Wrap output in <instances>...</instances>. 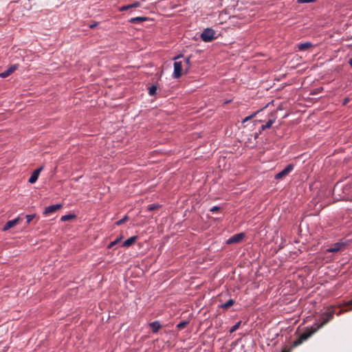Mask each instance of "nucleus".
I'll return each mask as SVG.
<instances>
[{
    "label": "nucleus",
    "mask_w": 352,
    "mask_h": 352,
    "mask_svg": "<svg viewBox=\"0 0 352 352\" xmlns=\"http://www.w3.org/2000/svg\"><path fill=\"white\" fill-rule=\"evenodd\" d=\"M334 308V306H330L327 307V310L321 314L320 318L321 322L318 325L317 329L321 328L327 322H329L331 320L333 319V316L335 314Z\"/></svg>",
    "instance_id": "nucleus-1"
},
{
    "label": "nucleus",
    "mask_w": 352,
    "mask_h": 352,
    "mask_svg": "<svg viewBox=\"0 0 352 352\" xmlns=\"http://www.w3.org/2000/svg\"><path fill=\"white\" fill-rule=\"evenodd\" d=\"M340 199L345 201H352V177L342 188V194Z\"/></svg>",
    "instance_id": "nucleus-2"
},
{
    "label": "nucleus",
    "mask_w": 352,
    "mask_h": 352,
    "mask_svg": "<svg viewBox=\"0 0 352 352\" xmlns=\"http://www.w3.org/2000/svg\"><path fill=\"white\" fill-rule=\"evenodd\" d=\"M215 32L211 28L205 29L201 34V38L204 42H210L214 38Z\"/></svg>",
    "instance_id": "nucleus-3"
},
{
    "label": "nucleus",
    "mask_w": 352,
    "mask_h": 352,
    "mask_svg": "<svg viewBox=\"0 0 352 352\" xmlns=\"http://www.w3.org/2000/svg\"><path fill=\"white\" fill-rule=\"evenodd\" d=\"M294 166L293 164H288L283 170L275 175L274 179L279 180L284 178L294 170Z\"/></svg>",
    "instance_id": "nucleus-4"
},
{
    "label": "nucleus",
    "mask_w": 352,
    "mask_h": 352,
    "mask_svg": "<svg viewBox=\"0 0 352 352\" xmlns=\"http://www.w3.org/2000/svg\"><path fill=\"white\" fill-rule=\"evenodd\" d=\"M183 65L182 61H175L174 63V71L173 73V78H179L182 75Z\"/></svg>",
    "instance_id": "nucleus-5"
},
{
    "label": "nucleus",
    "mask_w": 352,
    "mask_h": 352,
    "mask_svg": "<svg viewBox=\"0 0 352 352\" xmlns=\"http://www.w3.org/2000/svg\"><path fill=\"white\" fill-rule=\"evenodd\" d=\"M245 238V234L243 232H240L236 234L233 235L229 239H228L226 243L227 244H233L238 243L243 240Z\"/></svg>",
    "instance_id": "nucleus-6"
},
{
    "label": "nucleus",
    "mask_w": 352,
    "mask_h": 352,
    "mask_svg": "<svg viewBox=\"0 0 352 352\" xmlns=\"http://www.w3.org/2000/svg\"><path fill=\"white\" fill-rule=\"evenodd\" d=\"M269 120L261 126L262 131L270 129L276 120V112L271 113Z\"/></svg>",
    "instance_id": "nucleus-7"
},
{
    "label": "nucleus",
    "mask_w": 352,
    "mask_h": 352,
    "mask_svg": "<svg viewBox=\"0 0 352 352\" xmlns=\"http://www.w3.org/2000/svg\"><path fill=\"white\" fill-rule=\"evenodd\" d=\"M62 207L63 205L61 204L49 206L45 208L43 214L44 215H48L50 214L55 212L58 210L60 209Z\"/></svg>",
    "instance_id": "nucleus-8"
},
{
    "label": "nucleus",
    "mask_w": 352,
    "mask_h": 352,
    "mask_svg": "<svg viewBox=\"0 0 352 352\" xmlns=\"http://www.w3.org/2000/svg\"><path fill=\"white\" fill-rule=\"evenodd\" d=\"M345 245L346 244L344 242H338L329 247L327 251L331 253L338 252V251L341 250L345 246Z\"/></svg>",
    "instance_id": "nucleus-9"
},
{
    "label": "nucleus",
    "mask_w": 352,
    "mask_h": 352,
    "mask_svg": "<svg viewBox=\"0 0 352 352\" xmlns=\"http://www.w3.org/2000/svg\"><path fill=\"white\" fill-rule=\"evenodd\" d=\"M43 169V166H41L38 168L34 170L33 171V173H32L30 177L29 178L28 182L30 184L35 183L36 182V180L38 179V176H39V175H40V173H41V172L42 171Z\"/></svg>",
    "instance_id": "nucleus-10"
},
{
    "label": "nucleus",
    "mask_w": 352,
    "mask_h": 352,
    "mask_svg": "<svg viewBox=\"0 0 352 352\" xmlns=\"http://www.w3.org/2000/svg\"><path fill=\"white\" fill-rule=\"evenodd\" d=\"M20 221H21V218L19 217L16 218V219H14L8 221L5 224V226L3 227L2 230L3 232L8 231L9 229H10L11 228H12L14 226H16Z\"/></svg>",
    "instance_id": "nucleus-11"
},
{
    "label": "nucleus",
    "mask_w": 352,
    "mask_h": 352,
    "mask_svg": "<svg viewBox=\"0 0 352 352\" xmlns=\"http://www.w3.org/2000/svg\"><path fill=\"white\" fill-rule=\"evenodd\" d=\"M17 69H18L17 65H16V64L12 65L8 69H7L4 72L0 73V77L3 78H6V77L9 76L10 75H11Z\"/></svg>",
    "instance_id": "nucleus-12"
},
{
    "label": "nucleus",
    "mask_w": 352,
    "mask_h": 352,
    "mask_svg": "<svg viewBox=\"0 0 352 352\" xmlns=\"http://www.w3.org/2000/svg\"><path fill=\"white\" fill-rule=\"evenodd\" d=\"M316 329L314 330H308V331H305L304 333H301L300 336H299V338H300V340L304 342L306 340H307L314 333L316 332Z\"/></svg>",
    "instance_id": "nucleus-13"
},
{
    "label": "nucleus",
    "mask_w": 352,
    "mask_h": 352,
    "mask_svg": "<svg viewBox=\"0 0 352 352\" xmlns=\"http://www.w3.org/2000/svg\"><path fill=\"white\" fill-rule=\"evenodd\" d=\"M137 236H133L124 241L122 245V247H129L133 245L137 240Z\"/></svg>",
    "instance_id": "nucleus-14"
},
{
    "label": "nucleus",
    "mask_w": 352,
    "mask_h": 352,
    "mask_svg": "<svg viewBox=\"0 0 352 352\" xmlns=\"http://www.w3.org/2000/svg\"><path fill=\"white\" fill-rule=\"evenodd\" d=\"M313 46V44L311 42H305L302 43H300L298 45V50L299 51H305Z\"/></svg>",
    "instance_id": "nucleus-15"
},
{
    "label": "nucleus",
    "mask_w": 352,
    "mask_h": 352,
    "mask_svg": "<svg viewBox=\"0 0 352 352\" xmlns=\"http://www.w3.org/2000/svg\"><path fill=\"white\" fill-rule=\"evenodd\" d=\"M147 20L146 17L144 16H137L131 18L129 20V22L131 23H140L142 22L146 21Z\"/></svg>",
    "instance_id": "nucleus-16"
},
{
    "label": "nucleus",
    "mask_w": 352,
    "mask_h": 352,
    "mask_svg": "<svg viewBox=\"0 0 352 352\" xmlns=\"http://www.w3.org/2000/svg\"><path fill=\"white\" fill-rule=\"evenodd\" d=\"M235 303V301L233 299H229L228 301H226L225 303H223L220 305H219V307L220 308H222V309H228V308H230V307H232V305H234Z\"/></svg>",
    "instance_id": "nucleus-17"
},
{
    "label": "nucleus",
    "mask_w": 352,
    "mask_h": 352,
    "mask_svg": "<svg viewBox=\"0 0 352 352\" xmlns=\"http://www.w3.org/2000/svg\"><path fill=\"white\" fill-rule=\"evenodd\" d=\"M149 325L152 329L153 333H157L161 328V324L159 321L152 322Z\"/></svg>",
    "instance_id": "nucleus-18"
},
{
    "label": "nucleus",
    "mask_w": 352,
    "mask_h": 352,
    "mask_svg": "<svg viewBox=\"0 0 352 352\" xmlns=\"http://www.w3.org/2000/svg\"><path fill=\"white\" fill-rule=\"evenodd\" d=\"M75 217H76V216L74 214H66V215H63L61 217L60 221H67L74 219Z\"/></svg>",
    "instance_id": "nucleus-19"
},
{
    "label": "nucleus",
    "mask_w": 352,
    "mask_h": 352,
    "mask_svg": "<svg viewBox=\"0 0 352 352\" xmlns=\"http://www.w3.org/2000/svg\"><path fill=\"white\" fill-rule=\"evenodd\" d=\"M188 324V321H186V320L182 321L177 324V328L179 330L182 329L184 327H186Z\"/></svg>",
    "instance_id": "nucleus-20"
},
{
    "label": "nucleus",
    "mask_w": 352,
    "mask_h": 352,
    "mask_svg": "<svg viewBox=\"0 0 352 352\" xmlns=\"http://www.w3.org/2000/svg\"><path fill=\"white\" fill-rule=\"evenodd\" d=\"M161 207L159 204H152L148 206L147 210L149 211H152L156 209H158Z\"/></svg>",
    "instance_id": "nucleus-21"
},
{
    "label": "nucleus",
    "mask_w": 352,
    "mask_h": 352,
    "mask_svg": "<svg viewBox=\"0 0 352 352\" xmlns=\"http://www.w3.org/2000/svg\"><path fill=\"white\" fill-rule=\"evenodd\" d=\"M157 89V86H155V85H152V86L149 88V89H148V94H149V95H150V96H153V95H155V93H156Z\"/></svg>",
    "instance_id": "nucleus-22"
},
{
    "label": "nucleus",
    "mask_w": 352,
    "mask_h": 352,
    "mask_svg": "<svg viewBox=\"0 0 352 352\" xmlns=\"http://www.w3.org/2000/svg\"><path fill=\"white\" fill-rule=\"evenodd\" d=\"M122 236H120V237H119V238L116 239V240H114L113 241L111 242V243L108 245L107 248H108L109 249H110V248H113L115 245H116V244H117V243H118V242L122 239Z\"/></svg>",
    "instance_id": "nucleus-23"
},
{
    "label": "nucleus",
    "mask_w": 352,
    "mask_h": 352,
    "mask_svg": "<svg viewBox=\"0 0 352 352\" xmlns=\"http://www.w3.org/2000/svg\"><path fill=\"white\" fill-rule=\"evenodd\" d=\"M241 323V321H239L238 322H236L234 326L232 327V328L230 330V332L233 333L235 331H236L239 329V327H240Z\"/></svg>",
    "instance_id": "nucleus-24"
},
{
    "label": "nucleus",
    "mask_w": 352,
    "mask_h": 352,
    "mask_svg": "<svg viewBox=\"0 0 352 352\" xmlns=\"http://www.w3.org/2000/svg\"><path fill=\"white\" fill-rule=\"evenodd\" d=\"M129 219V217L127 215H125L122 219L118 221L116 224L117 226H120L122 223H124L125 221H126Z\"/></svg>",
    "instance_id": "nucleus-25"
},
{
    "label": "nucleus",
    "mask_w": 352,
    "mask_h": 352,
    "mask_svg": "<svg viewBox=\"0 0 352 352\" xmlns=\"http://www.w3.org/2000/svg\"><path fill=\"white\" fill-rule=\"evenodd\" d=\"M302 343V341L300 340V338L298 337L296 340H294L292 344V347H296L298 345L301 344Z\"/></svg>",
    "instance_id": "nucleus-26"
},
{
    "label": "nucleus",
    "mask_w": 352,
    "mask_h": 352,
    "mask_svg": "<svg viewBox=\"0 0 352 352\" xmlns=\"http://www.w3.org/2000/svg\"><path fill=\"white\" fill-rule=\"evenodd\" d=\"M258 111H256V112H255V113H252V115H250V116H248V117L245 118L243 120L242 122H243V123H245V122H248V120H251L252 118H254V117L257 114V113H258Z\"/></svg>",
    "instance_id": "nucleus-27"
},
{
    "label": "nucleus",
    "mask_w": 352,
    "mask_h": 352,
    "mask_svg": "<svg viewBox=\"0 0 352 352\" xmlns=\"http://www.w3.org/2000/svg\"><path fill=\"white\" fill-rule=\"evenodd\" d=\"M185 62H186V72L189 69L190 67V65H191V62H190V56H188L186 59H185Z\"/></svg>",
    "instance_id": "nucleus-28"
},
{
    "label": "nucleus",
    "mask_w": 352,
    "mask_h": 352,
    "mask_svg": "<svg viewBox=\"0 0 352 352\" xmlns=\"http://www.w3.org/2000/svg\"><path fill=\"white\" fill-rule=\"evenodd\" d=\"M34 217H35L34 214L25 215V218L27 219V223H30Z\"/></svg>",
    "instance_id": "nucleus-29"
},
{
    "label": "nucleus",
    "mask_w": 352,
    "mask_h": 352,
    "mask_svg": "<svg viewBox=\"0 0 352 352\" xmlns=\"http://www.w3.org/2000/svg\"><path fill=\"white\" fill-rule=\"evenodd\" d=\"M316 0H297L298 3H313Z\"/></svg>",
    "instance_id": "nucleus-30"
},
{
    "label": "nucleus",
    "mask_w": 352,
    "mask_h": 352,
    "mask_svg": "<svg viewBox=\"0 0 352 352\" xmlns=\"http://www.w3.org/2000/svg\"><path fill=\"white\" fill-rule=\"evenodd\" d=\"M130 8H131L130 4H129V5L122 6L121 8H119V10L120 11H124V10H126L130 9Z\"/></svg>",
    "instance_id": "nucleus-31"
},
{
    "label": "nucleus",
    "mask_w": 352,
    "mask_h": 352,
    "mask_svg": "<svg viewBox=\"0 0 352 352\" xmlns=\"http://www.w3.org/2000/svg\"><path fill=\"white\" fill-rule=\"evenodd\" d=\"M130 6H131V8H138V7L140 6V3L138 2V1L135 2V3H132V4H130Z\"/></svg>",
    "instance_id": "nucleus-32"
},
{
    "label": "nucleus",
    "mask_w": 352,
    "mask_h": 352,
    "mask_svg": "<svg viewBox=\"0 0 352 352\" xmlns=\"http://www.w3.org/2000/svg\"><path fill=\"white\" fill-rule=\"evenodd\" d=\"M220 210V207L217 206H213L211 209H210V211L212 212H217L218 210Z\"/></svg>",
    "instance_id": "nucleus-33"
},
{
    "label": "nucleus",
    "mask_w": 352,
    "mask_h": 352,
    "mask_svg": "<svg viewBox=\"0 0 352 352\" xmlns=\"http://www.w3.org/2000/svg\"><path fill=\"white\" fill-rule=\"evenodd\" d=\"M349 101V99L348 98H345L343 101V104L345 105Z\"/></svg>",
    "instance_id": "nucleus-34"
},
{
    "label": "nucleus",
    "mask_w": 352,
    "mask_h": 352,
    "mask_svg": "<svg viewBox=\"0 0 352 352\" xmlns=\"http://www.w3.org/2000/svg\"><path fill=\"white\" fill-rule=\"evenodd\" d=\"M344 311H346V310L340 309L337 314V316L341 315Z\"/></svg>",
    "instance_id": "nucleus-35"
},
{
    "label": "nucleus",
    "mask_w": 352,
    "mask_h": 352,
    "mask_svg": "<svg viewBox=\"0 0 352 352\" xmlns=\"http://www.w3.org/2000/svg\"><path fill=\"white\" fill-rule=\"evenodd\" d=\"M349 64L350 65V66L352 67V58L349 59Z\"/></svg>",
    "instance_id": "nucleus-36"
},
{
    "label": "nucleus",
    "mask_w": 352,
    "mask_h": 352,
    "mask_svg": "<svg viewBox=\"0 0 352 352\" xmlns=\"http://www.w3.org/2000/svg\"><path fill=\"white\" fill-rule=\"evenodd\" d=\"M282 352H290V349H283Z\"/></svg>",
    "instance_id": "nucleus-37"
},
{
    "label": "nucleus",
    "mask_w": 352,
    "mask_h": 352,
    "mask_svg": "<svg viewBox=\"0 0 352 352\" xmlns=\"http://www.w3.org/2000/svg\"><path fill=\"white\" fill-rule=\"evenodd\" d=\"M96 24L95 23V24L91 25H90V28H94V27H96Z\"/></svg>",
    "instance_id": "nucleus-38"
},
{
    "label": "nucleus",
    "mask_w": 352,
    "mask_h": 352,
    "mask_svg": "<svg viewBox=\"0 0 352 352\" xmlns=\"http://www.w3.org/2000/svg\"><path fill=\"white\" fill-rule=\"evenodd\" d=\"M179 57V56L175 57V58H174V59H175H175H177Z\"/></svg>",
    "instance_id": "nucleus-39"
}]
</instances>
